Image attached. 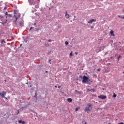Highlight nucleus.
<instances>
[{
	"instance_id": "obj_1",
	"label": "nucleus",
	"mask_w": 124,
	"mask_h": 124,
	"mask_svg": "<svg viewBox=\"0 0 124 124\" xmlns=\"http://www.w3.org/2000/svg\"><path fill=\"white\" fill-rule=\"evenodd\" d=\"M28 1L30 5H35L36 8H38V7H39V6L38 5L39 0H28Z\"/></svg>"
},
{
	"instance_id": "obj_2",
	"label": "nucleus",
	"mask_w": 124,
	"mask_h": 124,
	"mask_svg": "<svg viewBox=\"0 0 124 124\" xmlns=\"http://www.w3.org/2000/svg\"><path fill=\"white\" fill-rule=\"evenodd\" d=\"M80 78L82 79V83H85L86 84H90V83H91V79H90V78H89V77H87L86 76H84L83 77L81 76Z\"/></svg>"
},
{
	"instance_id": "obj_3",
	"label": "nucleus",
	"mask_w": 124,
	"mask_h": 124,
	"mask_svg": "<svg viewBox=\"0 0 124 124\" xmlns=\"http://www.w3.org/2000/svg\"><path fill=\"white\" fill-rule=\"evenodd\" d=\"M92 106H93V105L90 103L88 104L85 109V111H91V110H92Z\"/></svg>"
},
{
	"instance_id": "obj_4",
	"label": "nucleus",
	"mask_w": 124,
	"mask_h": 124,
	"mask_svg": "<svg viewBox=\"0 0 124 124\" xmlns=\"http://www.w3.org/2000/svg\"><path fill=\"white\" fill-rule=\"evenodd\" d=\"M21 17V15L20 14H18V16L14 15L13 17V19H15V20L14 21L15 22V24L17 22V20H18V18H20Z\"/></svg>"
},
{
	"instance_id": "obj_5",
	"label": "nucleus",
	"mask_w": 124,
	"mask_h": 124,
	"mask_svg": "<svg viewBox=\"0 0 124 124\" xmlns=\"http://www.w3.org/2000/svg\"><path fill=\"white\" fill-rule=\"evenodd\" d=\"M6 94V92H5L4 91H3L1 93H0V95L2 97H4V95H5Z\"/></svg>"
},
{
	"instance_id": "obj_6",
	"label": "nucleus",
	"mask_w": 124,
	"mask_h": 124,
	"mask_svg": "<svg viewBox=\"0 0 124 124\" xmlns=\"http://www.w3.org/2000/svg\"><path fill=\"white\" fill-rule=\"evenodd\" d=\"M98 97L101 99H105L107 97L106 95H100L98 96Z\"/></svg>"
},
{
	"instance_id": "obj_7",
	"label": "nucleus",
	"mask_w": 124,
	"mask_h": 124,
	"mask_svg": "<svg viewBox=\"0 0 124 124\" xmlns=\"http://www.w3.org/2000/svg\"><path fill=\"white\" fill-rule=\"evenodd\" d=\"M11 17H12V15L8 14L7 16H6V20H7V19H9V18Z\"/></svg>"
},
{
	"instance_id": "obj_8",
	"label": "nucleus",
	"mask_w": 124,
	"mask_h": 124,
	"mask_svg": "<svg viewBox=\"0 0 124 124\" xmlns=\"http://www.w3.org/2000/svg\"><path fill=\"white\" fill-rule=\"evenodd\" d=\"M18 25L20 26V27H23L24 26V23H23V22L22 21H20L19 22Z\"/></svg>"
},
{
	"instance_id": "obj_9",
	"label": "nucleus",
	"mask_w": 124,
	"mask_h": 124,
	"mask_svg": "<svg viewBox=\"0 0 124 124\" xmlns=\"http://www.w3.org/2000/svg\"><path fill=\"white\" fill-rule=\"evenodd\" d=\"M18 123H19V124H26V122H25V121H22V120L18 121Z\"/></svg>"
},
{
	"instance_id": "obj_10",
	"label": "nucleus",
	"mask_w": 124,
	"mask_h": 124,
	"mask_svg": "<svg viewBox=\"0 0 124 124\" xmlns=\"http://www.w3.org/2000/svg\"><path fill=\"white\" fill-rule=\"evenodd\" d=\"M110 35L112 36H115V34H114V31L113 30H111L110 32Z\"/></svg>"
},
{
	"instance_id": "obj_11",
	"label": "nucleus",
	"mask_w": 124,
	"mask_h": 124,
	"mask_svg": "<svg viewBox=\"0 0 124 124\" xmlns=\"http://www.w3.org/2000/svg\"><path fill=\"white\" fill-rule=\"evenodd\" d=\"M65 17L67 19H68V18H69V15L67 14V12H66L65 13Z\"/></svg>"
},
{
	"instance_id": "obj_12",
	"label": "nucleus",
	"mask_w": 124,
	"mask_h": 124,
	"mask_svg": "<svg viewBox=\"0 0 124 124\" xmlns=\"http://www.w3.org/2000/svg\"><path fill=\"white\" fill-rule=\"evenodd\" d=\"M87 91H88V92H90V91H92V92H93H93H94L95 91V90H94V89H87Z\"/></svg>"
},
{
	"instance_id": "obj_13",
	"label": "nucleus",
	"mask_w": 124,
	"mask_h": 124,
	"mask_svg": "<svg viewBox=\"0 0 124 124\" xmlns=\"http://www.w3.org/2000/svg\"><path fill=\"white\" fill-rule=\"evenodd\" d=\"M68 102H72V99L69 98L67 99Z\"/></svg>"
},
{
	"instance_id": "obj_14",
	"label": "nucleus",
	"mask_w": 124,
	"mask_h": 124,
	"mask_svg": "<svg viewBox=\"0 0 124 124\" xmlns=\"http://www.w3.org/2000/svg\"><path fill=\"white\" fill-rule=\"evenodd\" d=\"M7 22V19H6L5 22H1V24H2V25H5V24H6Z\"/></svg>"
},
{
	"instance_id": "obj_15",
	"label": "nucleus",
	"mask_w": 124,
	"mask_h": 124,
	"mask_svg": "<svg viewBox=\"0 0 124 124\" xmlns=\"http://www.w3.org/2000/svg\"><path fill=\"white\" fill-rule=\"evenodd\" d=\"M112 96H113V97H114V98L117 97V94H115V93H114Z\"/></svg>"
},
{
	"instance_id": "obj_16",
	"label": "nucleus",
	"mask_w": 124,
	"mask_h": 124,
	"mask_svg": "<svg viewBox=\"0 0 124 124\" xmlns=\"http://www.w3.org/2000/svg\"><path fill=\"white\" fill-rule=\"evenodd\" d=\"M91 21L92 23H93V22H95L96 21V20L92 19Z\"/></svg>"
},
{
	"instance_id": "obj_17",
	"label": "nucleus",
	"mask_w": 124,
	"mask_h": 124,
	"mask_svg": "<svg viewBox=\"0 0 124 124\" xmlns=\"http://www.w3.org/2000/svg\"><path fill=\"white\" fill-rule=\"evenodd\" d=\"M104 48H105L104 46H100V49H101L100 50H101V49H102V50H104Z\"/></svg>"
},
{
	"instance_id": "obj_18",
	"label": "nucleus",
	"mask_w": 124,
	"mask_h": 124,
	"mask_svg": "<svg viewBox=\"0 0 124 124\" xmlns=\"http://www.w3.org/2000/svg\"><path fill=\"white\" fill-rule=\"evenodd\" d=\"M75 92H76V93H79V94H81V92H79V91H77V90H75Z\"/></svg>"
},
{
	"instance_id": "obj_19",
	"label": "nucleus",
	"mask_w": 124,
	"mask_h": 124,
	"mask_svg": "<svg viewBox=\"0 0 124 124\" xmlns=\"http://www.w3.org/2000/svg\"><path fill=\"white\" fill-rule=\"evenodd\" d=\"M119 18H121V19H124V17H122L121 16H118Z\"/></svg>"
},
{
	"instance_id": "obj_20",
	"label": "nucleus",
	"mask_w": 124,
	"mask_h": 124,
	"mask_svg": "<svg viewBox=\"0 0 124 124\" xmlns=\"http://www.w3.org/2000/svg\"><path fill=\"white\" fill-rule=\"evenodd\" d=\"M65 45H68V44H69L68 42L65 41Z\"/></svg>"
},
{
	"instance_id": "obj_21",
	"label": "nucleus",
	"mask_w": 124,
	"mask_h": 124,
	"mask_svg": "<svg viewBox=\"0 0 124 124\" xmlns=\"http://www.w3.org/2000/svg\"><path fill=\"white\" fill-rule=\"evenodd\" d=\"M5 16H7L8 15V13L7 12H6L5 13Z\"/></svg>"
},
{
	"instance_id": "obj_22",
	"label": "nucleus",
	"mask_w": 124,
	"mask_h": 124,
	"mask_svg": "<svg viewBox=\"0 0 124 124\" xmlns=\"http://www.w3.org/2000/svg\"><path fill=\"white\" fill-rule=\"evenodd\" d=\"M88 24H92V21L91 20H90L88 22Z\"/></svg>"
},
{
	"instance_id": "obj_23",
	"label": "nucleus",
	"mask_w": 124,
	"mask_h": 124,
	"mask_svg": "<svg viewBox=\"0 0 124 124\" xmlns=\"http://www.w3.org/2000/svg\"><path fill=\"white\" fill-rule=\"evenodd\" d=\"M48 62L51 64L52 63L51 62V59H49L48 61Z\"/></svg>"
},
{
	"instance_id": "obj_24",
	"label": "nucleus",
	"mask_w": 124,
	"mask_h": 124,
	"mask_svg": "<svg viewBox=\"0 0 124 124\" xmlns=\"http://www.w3.org/2000/svg\"><path fill=\"white\" fill-rule=\"evenodd\" d=\"M6 9H7V7H5L4 8V10H6Z\"/></svg>"
},
{
	"instance_id": "obj_25",
	"label": "nucleus",
	"mask_w": 124,
	"mask_h": 124,
	"mask_svg": "<svg viewBox=\"0 0 124 124\" xmlns=\"http://www.w3.org/2000/svg\"><path fill=\"white\" fill-rule=\"evenodd\" d=\"M1 18H3V16H2V15H0V19Z\"/></svg>"
},
{
	"instance_id": "obj_26",
	"label": "nucleus",
	"mask_w": 124,
	"mask_h": 124,
	"mask_svg": "<svg viewBox=\"0 0 124 124\" xmlns=\"http://www.w3.org/2000/svg\"><path fill=\"white\" fill-rule=\"evenodd\" d=\"M48 42H51L52 41V40L49 39V40H48Z\"/></svg>"
},
{
	"instance_id": "obj_27",
	"label": "nucleus",
	"mask_w": 124,
	"mask_h": 124,
	"mask_svg": "<svg viewBox=\"0 0 124 124\" xmlns=\"http://www.w3.org/2000/svg\"><path fill=\"white\" fill-rule=\"evenodd\" d=\"M120 58H121V55H120L118 57H117L118 60H119Z\"/></svg>"
},
{
	"instance_id": "obj_28",
	"label": "nucleus",
	"mask_w": 124,
	"mask_h": 124,
	"mask_svg": "<svg viewBox=\"0 0 124 124\" xmlns=\"http://www.w3.org/2000/svg\"><path fill=\"white\" fill-rule=\"evenodd\" d=\"M70 56H73V55H72V52L70 53Z\"/></svg>"
},
{
	"instance_id": "obj_29",
	"label": "nucleus",
	"mask_w": 124,
	"mask_h": 124,
	"mask_svg": "<svg viewBox=\"0 0 124 124\" xmlns=\"http://www.w3.org/2000/svg\"><path fill=\"white\" fill-rule=\"evenodd\" d=\"M100 68L98 69L97 71L100 72Z\"/></svg>"
},
{
	"instance_id": "obj_30",
	"label": "nucleus",
	"mask_w": 124,
	"mask_h": 124,
	"mask_svg": "<svg viewBox=\"0 0 124 124\" xmlns=\"http://www.w3.org/2000/svg\"><path fill=\"white\" fill-rule=\"evenodd\" d=\"M78 108H76V109H75V111H78Z\"/></svg>"
},
{
	"instance_id": "obj_31",
	"label": "nucleus",
	"mask_w": 124,
	"mask_h": 124,
	"mask_svg": "<svg viewBox=\"0 0 124 124\" xmlns=\"http://www.w3.org/2000/svg\"><path fill=\"white\" fill-rule=\"evenodd\" d=\"M83 123H84L83 124H87V122H85V121L83 122Z\"/></svg>"
},
{
	"instance_id": "obj_32",
	"label": "nucleus",
	"mask_w": 124,
	"mask_h": 124,
	"mask_svg": "<svg viewBox=\"0 0 124 124\" xmlns=\"http://www.w3.org/2000/svg\"><path fill=\"white\" fill-rule=\"evenodd\" d=\"M32 29H33V28H32V27H31V28H30V31H31V30H32Z\"/></svg>"
},
{
	"instance_id": "obj_33",
	"label": "nucleus",
	"mask_w": 124,
	"mask_h": 124,
	"mask_svg": "<svg viewBox=\"0 0 124 124\" xmlns=\"http://www.w3.org/2000/svg\"><path fill=\"white\" fill-rule=\"evenodd\" d=\"M14 14H16V11H15V10H14Z\"/></svg>"
},
{
	"instance_id": "obj_34",
	"label": "nucleus",
	"mask_w": 124,
	"mask_h": 124,
	"mask_svg": "<svg viewBox=\"0 0 124 124\" xmlns=\"http://www.w3.org/2000/svg\"><path fill=\"white\" fill-rule=\"evenodd\" d=\"M118 124H124V123L122 122V123H119Z\"/></svg>"
},
{
	"instance_id": "obj_35",
	"label": "nucleus",
	"mask_w": 124,
	"mask_h": 124,
	"mask_svg": "<svg viewBox=\"0 0 124 124\" xmlns=\"http://www.w3.org/2000/svg\"><path fill=\"white\" fill-rule=\"evenodd\" d=\"M50 53H51V52H48V55H50Z\"/></svg>"
},
{
	"instance_id": "obj_36",
	"label": "nucleus",
	"mask_w": 124,
	"mask_h": 124,
	"mask_svg": "<svg viewBox=\"0 0 124 124\" xmlns=\"http://www.w3.org/2000/svg\"><path fill=\"white\" fill-rule=\"evenodd\" d=\"M55 88H58V86H57V85H55Z\"/></svg>"
},
{
	"instance_id": "obj_37",
	"label": "nucleus",
	"mask_w": 124,
	"mask_h": 124,
	"mask_svg": "<svg viewBox=\"0 0 124 124\" xmlns=\"http://www.w3.org/2000/svg\"><path fill=\"white\" fill-rule=\"evenodd\" d=\"M93 26H92V27H91V29H93Z\"/></svg>"
},
{
	"instance_id": "obj_38",
	"label": "nucleus",
	"mask_w": 124,
	"mask_h": 124,
	"mask_svg": "<svg viewBox=\"0 0 124 124\" xmlns=\"http://www.w3.org/2000/svg\"><path fill=\"white\" fill-rule=\"evenodd\" d=\"M1 44H2V43H3V41H2V42H1Z\"/></svg>"
},
{
	"instance_id": "obj_39",
	"label": "nucleus",
	"mask_w": 124,
	"mask_h": 124,
	"mask_svg": "<svg viewBox=\"0 0 124 124\" xmlns=\"http://www.w3.org/2000/svg\"><path fill=\"white\" fill-rule=\"evenodd\" d=\"M76 55H78L77 52H75Z\"/></svg>"
},
{
	"instance_id": "obj_40",
	"label": "nucleus",
	"mask_w": 124,
	"mask_h": 124,
	"mask_svg": "<svg viewBox=\"0 0 124 124\" xmlns=\"http://www.w3.org/2000/svg\"><path fill=\"white\" fill-rule=\"evenodd\" d=\"M46 73H48V71H46Z\"/></svg>"
},
{
	"instance_id": "obj_41",
	"label": "nucleus",
	"mask_w": 124,
	"mask_h": 124,
	"mask_svg": "<svg viewBox=\"0 0 124 124\" xmlns=\"http://www.w3.org/2000/svg\"><path fill=\"white\" fill-rule=\"evenodd\" d=\"M58 88L60 89V88H61V86H58Z\"/></svg>"
},
{
	"instance_id": "obj_42",
	"label": "nucleus",
	"mask_w": 124,
	"mask_h": 124,
	"mask_svg": "<svg viewBox=\"0 0 124 124\" xmlns=\"http://www.w3.org/2000/svg\"><path fill=\"white\" fill-rule=\"evenodd\" d=\"M30 88H31V85H30Z\"/></svg>"
},
{
	"instance_id": "obj_43",
	"label": "nucleus",
	"mask_w": 124,
	"mask_h": 124,
	"mask_svg": "<svg viewBox=\"0 0 124 124\" xmlns=\"http://www.w3.org/2000/svg\"><path fill=\"white\" fill-rule=\"evenodd\" d=\"M19 110H18V112H17V114L19 113Z\"/></svg>"
},
{
	"instance_id": "obj_44",
	"label": "nucleus",
	"mask_w": 124,
	"mask_h": 124,
	"mask_svg": "<svg viewBox=\"0 0 124 124\" xmlns=\"http://www.w3.org/2000/svg\"><path fill=\"white\" fill-rule=\"evenodd\" d=\"M6 79H5V80H4V81L6 82Z\"/></svg>"
},
{
	"instance_id": "obj_45",
	"label": "nucleus",
	"mask_w": 124,
	"mask_h": 124,
	"mask_svg": "<svg viewBox=\"0 0 124 124\" xmlns=\"http://www.w3.org/2000/svg\"><path fill=\"white\" fill-rule=\"evenodd\" d=\"M36 116H37V113H36Z\"/></svg>"
},
{
	"instance_id": "obj_46",
	"label": "nucleus",
	"mask_w": 124,
	"mask_h": 124,
	"mask_svg": "<svg viewBox=\"0 0 124 124\" xmlns=\"http://www.w3.org/2000/svg\"><path fill=\"white\" fill-rule=\"evenodd\" d=\"M6 115V114L5 113L4 115V116H5Z\"/></svg>"
},
{
	"instance_id": "obj_47",
	"label": "nucleus",
	"mask_w": 124,
	"mask_h": 124,
	"mask_svg": "<svg viewBox=\"0 0 124 124\" xmlns=\"http://www.w3.org/2000/svg\"><path fill=\"white\" fill-rule=\"evenodd\" d=\"M1 10V9L0 8V11Z\"/></svg>"
},
{
	"instance_id": "obj_48",
	"label": "nucleus",
	"mask_w": 124,
	"mask_h": 124,
	"mask_svg": "<svg viewBox=\"0 0 124 124\" xmlns=\"http://www.w3.org/2000/svg\"><path fill=\"white\" fill-rule=\"evenodd\" d=\"M47 46H49V44H47Z\"/></svg>"
},
{
	"instance_id": "obj_49",
	"label": "nucleus",
	"mask_w": 124,
	"mask_h": 124,
	"mask_svg": "<svg viewBox=\"0 0 124 124\" xmlns=\"http://www.w3.org/2000/svg\"><path fill=\"white\" fill-rule=\"evenodd\" d=\"M74 18H76V16H74Z\"/></svg>"
},
{
	"instance_id": "obj_50",
	"label": "nucleus",
	"mask_w": 124,
	"mask_h": 124,
	"mask_svg": "<svg viewBox=\"0 0 124 124\" xmlns=\"http://www.w3.org/2000/svg\"><path fill=\"white\" fill-rule=\"evenodd\" d=\"M20 46H22V44L20 45Z\"/></svg>"
},
{
	"instance_id": "obj_51",
	"label": "nucleus",
	"mask_w": 124,
	"mask_h": 124,
	"mask_svg": "<svg viewBox=\"0 0 124 124\" xmlns=\"http://www.w3.org/2000/svg\"><path fill=\"white\" fill-rule=\"evenodd\" d=\"M119 43L121 44V42H119Z\"/></svg>"
},
{
	"instance_id": "obj_52",
	"label": "nucleus",
	"mask_w": 124,
	"mask_h": 124,
	"mask_svg": "<svg viewBox=\"0 0 124 124\" xmlns=\"http://www.w3.org/2000/svg\"><path fill=\"white\" fill-rule=\"evenodd\" d=\"M35 120H36V118H35Z\"/></svg>"
},
{
	"instance_id": "obj_53",
	"label": "nucleus",
	"mask_w": 124,
	"mask_h": 124,
	"mask_svg": "<svg viewBox=\"0 0 124 124\" xmlns=\"http://www.w3.org/2000/svg\"><path fill=\"white\" fill-rule=\"evenodd\" d=\"M123 73L124 74V72H123Z\"/></svg>"
},
{
	"instance_id": "obj_54",
	"label": "nucleus",
	"mask_w": 124,
	"mask_h": 124,
	"mask_svg": "<svg viewBox=\"0 0 124 124\" xmlns=\"http://www.w3.org/2000/svg\"><path fill=\"white\" fill-rule=\"evenodd\" d=\"M19 110H21V108H20V109Z\"/></svg>"
},
{
	"instance_id": "obj_55",
	"label": "nucleus",
	"mask_w": 124,
	"mask_h": 124,
	"mask_svg": "<svg viewBox=\"0 0 124 124\" xmlns=\"http://www.w3.org/2000/svg\"><path fill=\"white\" fill-rule=\"evenodd\" d=\"M26 84H28V83H27Z\"/></svg>"
}]
</instances>
